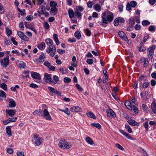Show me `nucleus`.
I'll return each mask as SVG.
<instances>
[{"label": "nucleus", "instance_id": "nucleus-1", "mask_svg": "<svg viewBox=\"0 0 156 156\" xmlns=\"http://www.w3.org/2000/svg\"><path fill=\"white\" fill-rule=\"evenodd\" d=\"M102 19V22H100V25L103 27H106V25H105V24H108V22H111L113 20V15L112 13L108 15L107 16L106 18V13H104L102 14L101 16Z\"/></svg>", "mask_w": 156, "mask_h": 156}, {"label": "nucleus", "instance_id": "nucleus-2", "mask_svg": "<svg viewBox=\"0 0 156 156\" xmlns=\"http://www.w3.org/2000/svg\"><path fill=\"white\" fill-rule=\"evenodd\" d=\"M58 146L59 147L62 149H68L72 147L71 144L69 143H68L67 141L65 139H62L60 140Z\"/></svg>", "mask_w": 156, "mask_h": 156}, {"label": "nucleus", "instance_id": "nucleus-3", "mask_svg": "<svg viewBox=\"0 0 156 156\" xmlns=\"http://www.w3.org/2000/svg\"><path fill=\"white\" fill-rule=\"evenodd\" d=\"M34 138L33 140V144L36 146H38L40 145L42 142L43 141V138L42 137H38V136L35 134L34 136Z\"/></svg>", "mask_w": 156, "mask_h": 156}, {"label": "nucleus", "instance_id": "nucleus-4", "mask_svg": "<svg viewBox=\"0 0 156 156\" xmlns=\"http://www.w3.org/2000/svg\"><path fill=\"white\" fill-rule=\"evenodd\" d=\"M9 56H7L3 59L0 60V62L1 66L4 68H6L9 64Z\"/></svg>", "mask_w": 156, "mask_h": 156}, {"label": "nucleus", "instance_id": "nucleus-5", "mask_svg": "<svg viewBox=\"0 0 156 156\" xmlns=\"http://www.w3.org/2000/svg\"><path fill=\"white\" fill-rule=\"evenodd\" d=\"M155 47H156L155 45H153L151 47L149 48L147 50V54L150 59L151 60L153 57L154 50Z\"/></svg>", "mask_w": 156, "mask_h": 156}, {"label": "nucleus", "instance_id": "nucleus-6", "mask_svg": "<svg viewBox=\"0 0 156 156\" xmlns=\"http://www.w3.org/2000/svg\"><path fill=\"white\" fill-rule=\"evenodd\" d=\"M46 51L48 53H49L50 55L52 56H54L56 52V48L54 46H52V47L49 46L46 49Z\"/></svg>", "mask_w": 156, "mask_h": 156}, {"label": "nucleus", "instance_id": "nucleus-7", "mask_svg": "<svg viewBox=\"0 0 156 156\" xmlns=\"http://www.w3.org/2000/svg\"><path fill=\"white\" fill-rule=\"evenodd\" d=\"M43 113L44 115L43 116L45 119L49 121L51 120V117L49 112L46 109H44V110Z\"/></svg>", "mask_w": 156, "mask_h": 156}, {"label": "nucleus", "instance_id": "nucleus-8", "mask_svg": "<svg viewBox=\"0 0 156 156\" xmlns=\"http://www.w3.org/2000/svg\"><path fill=\"white\" fill-rule=\"evenodd\" d=\"M51 76L52 75L51 74L46 73L44 74V79L46 82L51 84V81H52Z\"/></svg>", "mask_w": 156, "mask_h": 156}, {"label": "nucleus", "instance_id": "nucleus-9", "mask_svg": "<svg viewBox=\"0 0 156 156\" xmlns=\"http://www.w3.org/2000/svg\"><path fill=\"white\" fill-rule=\"evenodd\" d=\"M31 76L32 78L38 80L39 81L41 79V77L39 73L36 72H32L31 73Z\"/></svg>", "mask_w": 156, "mask_h": 156}, {"label": "nucleus", "instance_id": "nucleus-10", "mask_svg": "<svg viewBox=\"0 0 156 156\" xmlns=\"http://www.w3.org/2000/svg\"><path fill=\"white\" fill-rule=\"evenodd\" d=\"M107 113L108 117H114L116 116V114L113 110L111 109H108L107 111Z\"/></svg>", "mask_w": 156, "mask_h": 156}, {"label": "nucleus", "instance_id": "nucleus-11", "mask_svg": "<svg viewBox=\"0 0 156 156\" xmlns=\"http://www.w3.org/2000/svg\"><path fill=\"white\" fill-rule=\"evenodd\" d=\"M119 37L125 41H126L128 40V38L126 36L125 33L122 31H120L118 33Z\"/></svg>", "mask_w": 156, "mask_h": 156}, {"label": "nucleus", "instance_id": "nucleus-12", "mask_svg": "<svg viewBox=\"0 0 156 156\" xmlns=\"http://www.w3.org/2000/svg\"><path fill=\"white\" fill-rule=\"evenodd\" d=\"M71 111L73 112H82V110L81 108L78 106L72 107L70 109Z\"/></svg>", "mask_w": 156, "mask_h": 156}, {"label": "nucleus", "instance_id": "nucleus-13", "mask_svg": "<svg viewBox=\"0 0 156 156\" xmlns=\"http://www.w3.org/2000/svg\"><path fill=\"white\" fill-rule=\"evenodd\" d=\"M46 56L43 53H42L39 56V58L37 59L36 60L39 62H43L44 61V59Z\"/></svg>", "mask_w": 156, "mask_h": 156}, {"label": "nucleus", "instance_id": "nucleus-14", "mask_svg": "<svg viewBox=\"0 0 156 156\" xmlns=\"http://www.w3.org/2000/svg\"><path fill=\"white\" fill-rule=\"evenodd\" d=\"M16 64L20 68L24 69L26 67V64L23 61H18L16 62Z\"/></svg>", "mask_w": 156, "mask_h": 156}, {"label": "nucleus", "instance_id": "nucleus-15", "mask_svg": "<svg viewBox=\"0 0 156 156\" xmlns=\"http://www.w3.org/2000/svg\"><path fill=\"white\" fill-rule=\"evenodd\" d=\"M119 131L120 133H122L124 136H126L128 139L130 140H133V138L130 136V135L126 132H125L124 130L120 129Z\"/></svg>", "mask_w": 156, "mask_h": 156}, {"label": "nucleus", "instance_id": "nucleus-16", "mask_svg": "<svg viewBox=\"0 0 156 156\" xmlns=\"http://www.w3.org/2000/svg\"><path fill=\"white\" fill-rule=\"evenodd\" d=\"M48 89L51 93H55L57 94L58 95L61 94V93L60 92L56 90L55 89L52 87H48Z\"/></svg>", "mask_w": 156, "mask_h": 156}, {"label": "nucleus", "instance_id": "nucleus-17", "mask_svg": "<svg viewBox=\"0 0 156 156\" xmlns=\"http://www.w3.org/2000/svg\"><path fill=\"white\" fill-rule=\"evenodd\" d=\"M127 122L129 124L133 126H138L139 125V124L134 120L130 119L127 121Z\"/></svg>", "mask_w": 156, "mask_h": 156}, {"label": "nucleus", "instance_id": "nucleus-18", "mask_svg": "<svg viewBox=\"0 0 156 156\" xmlns=\"http://www.w3.org/2000/svg\"><path fill=\"white\" fill-rule=\"evenodd\" d=\"M125 106L130 110H132V103L129 101H126L125 103Z\"/></svg>", "mask_w": 156, "mask_h": 156}, {"label": "nucleus", "instance_id": "nucleus-19", "mask_svg": "<svg viewBox=\"0 0 156 156\" xmlns=\"http://www.w3.org/2000/svg\"><path fill=\"white\" fill-rule=\"evenodd\" d=\"M151 109L152 112L154 114H156V103L153 101L151 104Z\"/></svg>", "mask_w": 156, "mask_h": 156}, {"label": "nucleus", "instance_id": "nucleus-20", "mask_svg": "<svg viewBox=\"0 0 156 156\" xmlns=\"http://www.w3.org/2000/svg\"><path fill=\"white\" fill-rule=\"evenodd\" d=\"M45 41L48 45L51 47L53 46L52 45L53 42L52 40L50 38L47 39L45 40Z\"/></svg>", "mask_w": 156, "mask_h": 156}, {"label": "nucleus", "instance_id": "nucleus-21", "mask_svg": "<svg viewBox=\"0 0 156 156\" xmlns=\"http://www.w3.org/2000/svg\"><path fill=\"white\" fill-rule=\"evenodd\" d=\"M54 80L51 81V84H56L57 82L59 81L58 77L56 75H54L53 76Z\"/></svg>", "mask_w": 156, "mask_h": 156}, {"label": "nucleus", "instance_id": "nucleus-22", "mask_svg": "<svg viewBox=\"0 0 156 156\" xmlns=\"http://www.w3.org/2000/svg\"><path fill=\"white\" fill-rule=\"evenodd\" d=\"M6 113H8L9 115L11 117L13 116L15 114V112L12 110H6Z\"/></svg>", "mask_w": 156, "mask_h": 156}, {"label": "nucleus", "instance_id": "nucleus-23", "mask_svg": "<svg viewBox=\"0 0 156 156\" xmlns=\"http://www.w3.org/2000/svg\"><path fill=\"white\" fill-rule=\"evenodd\" d=\"M12 127L11 126H8L6 127V132L7 134L9 136H12L11 131V128Z\"/></svg>", "mask_w": 156, "mask_h": 156}, {"label": "nucleus", "instance_id": "nucleus-24", "mask_svg": "<svg viewBox=\"0 0 156 156\" xmlns=\"http://www.w3.org/2000/svg\"><path fill=\"white\" fill-rule=\"evenodd\" d=\"M67 69L65 68L61 67L59 68L58 71L62 74H66L67 73Z\"/></svg>", "mask_w": 156, "mask_h": 156}, {"label": "nucleus", "instance_id": "nucleus-25", "mask_svg": "<svg viewBox=\"0 0 156 156\" xmlns=\"http://www.w3.org/2000/svg\"><path fill=\"white\" fill-rule=\"evenodd\" d=\"M68 14L70 18H72L74 17L75 13L72 9L68 10Z\"/></svg>", "mask_w": 156, "mask_h": 156}, {"label": "nucleus", "instance_id": "nucleus-26", "mask_svg": "<svg viewBox=\"0 0 156 156\" xmlns=\"http://www.w3.org/2000/svg\"><path fill=\"white\" fill-rule=\"evenodd\" d=\"M86 115L88 117L92 119H95L96 118L95 115L91 112H89L88 113H87Z\"/></svg>", "mask_w": 156, "mask_h": 156}, {"label": "nucleus", "instance_id": "nucleus-27", "mask_svg": "<svg viewBox=\"0 0 156 156\" xmlns=\"http://www.w3.org/2000/svg\"><path fill=\"white\" fill-rule=\"evenodd\" d=\"M74 36L78 40L80 39L81 37V34L78 30L76 31L75 32Z\"/></svg>", "mask_w": 156, "mask_h": 156}, {"label": "nucleus", "instance_id": "nucleus-28", "mask_svg": "<svg viewBox=\"0 0 156 156\" xmlns=\"http://www.w3.org/2000/svg\"><path fill=\"white\" fill-rule=\"evenodd\" d=\"M16 104L15 101L12 99L9 102V106L10 107H14L16 106Z\"/></svg>", "mask_w": 156, "mask_h": 156}, {"label": "nucleus", "instance_id": "nucleus-29", "mask_svg": "<svg viewBox=\"0 0 156 156\" xmlns=\"http://www.w3.org/2000/svg\"><path fill=\"white\" fill-rule=\"evenodd\" d=\"M86 141L89 144L93 145L94 144V142L92 139L89 137H87L86 138Z\"/></svg>", "mask_w": 156, "mask_h": 156}, {"label": "nucleus", "instance_id": "nucleus-30", "mask_svg": "<svg viewBox=\"0 0 156 156\" xmlns=\"http://www.w3.org/2000/svg\"><path fill=\"white\" fill-rule=\"evenodd\" d=\"M149 85V83L147 80L145 79L144 80L143 87L144 88H146Z\"/></svg>", "mask_w": 156, "mask_h": 156}, {"label": "nucleus", "instance_id": "nucleus-31", "mask_svg": "<svg viewBox=\"0 0 156 156\" xmlns=\"http://www.w3.org/2000/svg\"><path fill=\"white\" fill-rule=\"evenodd\" d=\"M34 115H37L40 116L42 115L40 109L37 110L35 111L33 113Z\"/></svg>", "mask_w": 156, "mask_h": 156}, {"label": "nucleus", "instance_id": "nucleus-32", "mask_svg": "<svg viewBox=\"0 0 156 156\" xmlns=\"http://www.w3.org/2000/svg\"><path fill=\"white\" fill-rule=\"evenodd\" d=\"M91 125L92 126L96 127L98 129H100L101 127V125L98 123H91Z\"/></svg>", "mask_w": 156, "mask_h": 156}, {"label": "nucleus", "instance_id": "nucleus-33", "mask_svg": "<svg viewBox=\"0 0 156 156\" xmlns=\"http://www.w3.org/2000/svg\"><path fill=\"white\" fill-rule=\"evenodd\" d=\"M94 9L96 11L99 12L101 10V7L100 5L98 4H96L94 6Z\"/></svg>", "mask_w": 156, "mask_h": 156}, {"label": "nucleus", "instance_id": "nucleus-34", "mask_svg": "<svg viewBox=\"0 0 156 156\" xmlns=\"http://www.w3.org/2000/svg\"><path fill=\"white\" fill-rule=\"evenodd\" d=\"M18 10L20 12V15L21 16H24L26 15V12H25V9H23V10L20 9L19 8H18Z\"/></svg>", "mask_w": 156, "mask_h": 156}, {"label": "nucleus", "instance_id": "nucleus-35", "mask_svg": "<svg viewBox=\"0 0 156 156\" xmlns=\"http://www.w3.org/2000/svg\"><path fill=\"white\" fill-rule=\"evenodd\" d=\"M43 27L46 30H48L50 28L49 25L47 22H45L44 23Z\"/></svg>", "mask_w": 156, "mask_h": 156}, {"label": "nucleus", "instance_id": "nucleus-36", "mask_svg": "<svg viewBox=\"0 0 156 156\" xmlns=\"http://www.w3.org/2000/svg\"><path fill=\"white\" fill-rule=\"evenodd\" d=\"M142 24L143 26H145L149 25L150 24V22L147 20H144L142 21Z\"/></svg>", "mask_w": 156, "mask_h": 156}, {"label": "nucleus", "instance_id": "nucleus-37", "mask_svg": "<svg viewBox=\"0 0 156 156\" xmlns=\"http://www.w3.org/2000/svg\"><path fill=\"white\" fill-rule=\"evenodd\" d=\"M125 127L129 133H132V129L130 126L128 125H125Z\"/></svg>", "mask_w": 156, "mask_h": 156}, {"label": "nucleus", "instance_id": "nucleus-38", "mask_svg": "<svg viewBox=\"0 0 156 156\" xmlns=\"http://www.w3.org/2000/svg\"><path fill=\"white\" fill-rule=\"evenodd\" d=\"M45 44L44 42H42L37 46V48L40 50H42L43 47H45Z\"/></svg>", "mask_w": 156, "mask_h": 156}, {"label": "nucleus", "instance_id": "nucleus-39", "mask_svg": "<svg viewBox=\"0 0 156 156\" xmlns=\"http://www.w3.org/2000/svg\"><path fill=\"white\" fill-rule=\"evenodd\" d=\"M58 9L56 7H51V11L52 13H54V14L55 15L57 13Z\"/></svg>", "mask_w": 156, "mask_h": 156}, {"label": "nucleus", "instance_id": "nucleus-40", "mask_svg": "<svg viewBox=\"0 0 156 156\" xmlns=\"http://www.w3.org/2000/svg\"><path fill=\"white\" fill-rule=\"evenodd\" d=\"M143 125L144 126L146 131L147 132L148 131V124L147 122H146L145 123H143Z\"/></svg>", "mask_w": 156, "mask_h": 156}, {"label": "nucleus", "instance_id": "nucleus-41", "mask_svg": "<svg viewBox=\"0 0 156 156\" xmlns=\"http://www.w3.org/2000/svg\"><path fill=\"white\" fill-rule=\"evenodd\" d=\"M75 15L77 18H81L82 17L81 13L77 11H76L75 12Z\"/></svg>", "mask_w": 156, "mask_h": 156}, {"label": "nucleus", "instance_id": "nucleus-42", "mask_svg": "<svg viewBox=\"0 0 156 156\" xmlns=\"http://www.w3.org/2000/svg\"><path fill=\"white\" fill-rule=\"evenodd\" d=\"M6 32L8 36L9 37L12 34L11 30L8 28H6Z\"/></svg>", "mask_w": 156, "mask_h": 156}, {"label": "nucleus", "instance_id": "nucleus-43", "mask_svg": "<svg viewBox=\"0 0 156 156\" xmlns=\"http://www.w3.org/2000/svg\"><path fill=\"white\" fill-rule=\"evenodd\" d=\"M60 111L65 112L66 114H67L68 115H69L70 114V111L67 108H66L65 110H60Z\"/></svg>", "mask_w": 156, "mask_h": 156}, {"label": "nucleus", "instance_id": "nucleus-44", "mask_svg": "<svg viewBox=\"0 0 156 156\" xmlns=\"http://www.w3.org/2000/svg\"><path fill=\"white\" fill-rule=\"evenodd\" d=\"M143 44H140V46L139 48V51L140 52L146 50V48L143 45Z\"/></svg>", "mask_w": 156, "mask_h": 156}, {"label": "nucleus", "instance_id": "nucleus-45", "mask_svg": "<svg viewBox=\"0 0 156 156\" xmlns=\"http://www.w3.org/2000/svg\"><path fill=\"white\" fill-rule=\"evenodd\" d=\"M64 82L66 83H68L71 81V79L69 77H65L63 80Z\"/></svg>", "mask_w": 156, "mask_h": 156}, {"label": "nucleus", "instance_id": "nucleus-46", "mask_svg": "<svg viewBox=\"0 0 156 156\" xmlns=\"http://www.w3.org/2000/svg\"><path fill=\"white\" fill-rule=\"evenodd\" d=\"M50 6L53 7H56V5H57V4L55 2L53 1H51L50 3Z\"/></svg>", "mask_w": 156, "mask_h": 156}, {"label": "nucleus", "instance_id": "nucleus-47", "mask_svg": "<svg viewBox=\"0 0 156 156\" xmlns=\"http://www.w3.org/2000/svg\"><path fill=\"white\" fill-rule=\"evenodd\" d=\"M76 11H78L82 12L83 11V8L81 6H77L76 7Z\"/></svg>", "mask_w": 156, "mask_h": 156}, {"label": "nucleus", "instance_id": "nucleus-48", "mask_svg": "<svg viewBox=\"0 0 156 156\" xmlns=\"http://www.w3.org/2000/svg\"><path fill=\"white\" fill-rule=\"evenodd\" d=\"M0 97H3L4 98L6 97V94L5 92L2 90H0Z\"/></svg>", "mask_w": 156, "mask_h": 156}, {"label": "nucleus", "instance_id": "nucleus-49", "mask_svg": "<svg viewBox=\"0 0 156 156\" xmlns=\"http://www.w3.org/2000/svg\"><path fill=\"white\" fill-rule=\"evenodd\" d=\"M148 30L150 31H155V27L154 26H150L148 28Z\"/></svg>", "mask_w": 156, "mask_h": 156}, {"label": "nucleus", "instance_id": "nucleus-50", "mask_svg": "<svg viewBox=\"0 0 156 156\" xmlns=\"http://www.w3.org/2000/svg\"><path fill=\"white\" fill-rule=\"evenodd\" d=\"M132 107L133 108V110L134 111V112L135 113H137L139 111L138 108L137 107H135V105H132Z\"/></svg>", "mask_w": 156, "mask_h": 156}, {"label": "nucleus", "instance_id": "nucleus-51", "mask_svg": "<svg viewBox=\"0 0 156 156\" xmlns=\"http://www.w3.org/2000/svg\"><path fill=\"white\" fill-rule=\"evenodd\" d=\"M1 87L3 89L5 90H6L7 89V86L6 84L4 83H3L1 85Z\"/></svg>", "mask_w": 156, "mask_h": 156}, {"label": "nucleus", "instance_id": "nucleus-52", "mask_svg": "<svg viewBox=\"0 0 156 156\" xmlns=\"http://www.w3.org/2000/svg\"><path fill=\"white\" fill-rule=\"evenodd\" d=\"M5 12V10L2 4L0 3V13L3 14Z\"/></svg>", "mask_w": 156, "mask_h": 156}, {"label": "nucleus", "instance_id": "nucleus-53", "mask_svg": "<svg viewBox=\"0 0 156 156\" xmlns=\"http://www.w3.org/2000/svg\"><path fill=\"white\" fill-rule=\"evenodd\" d=\"M130 4L132 7H135L137 5V3L135 1H132L130 2Z\"/></svg>", "mask_w": 156, "mask_h": 156}, {"label": "nucleus", "instance_id": "nucleus-54", "mask_svg": "<svg viewBox=\"0 0 156 156\" xmlns=\"http://www.w3.org/2000/svg\"><path fill=\"white\" fill-rule=\"evenodd\" d=\"M131 6L129 2H128L126 5V9L127 11H129L131 9Z\"/></svg>", "mask_w": 156, "mask_h": 156}, {"label": "nucleus", "instance_id": "nucleus-55", "mask_svg": "<svg viewBox=\"0 0 156 156\" xmlns=\"http://www.w3.org/2000/svg\"><path fill=\"white\" fill-rule=\"evenodd\" d=\"M142 107L143 108V110L146 112L147 113L148 111V108L147 106L146 105L143 104L142 105Z\"/></svg>", "mask_w": 156, "mask_h": 156}, {"label": "nucleus", "instance_id": "nucleus-56", "mask_svg": "<svg viewBox=\"0 0 156 156\" xmlns=\"http://www.w3.org/2000/svg\"><path fill=\"white\" fill-rule=\"evenodd\" d=\"M129 23L131 25H133L135 24L134 20L133 18L129 19Z\"/></svg>", "mask_w": 156, "mask_h": 156}, {"label": "nucleus", "instance_id": "nucleus-57", "mask_svg": "<svg viewBox=\"0 0 156 156\" xmlns=\"http://www.w3.org/2000/svg\"><path fill=\"white\" fill-rule=\"evenodd\" d=\"M20 38L23 41H28V37L24 34Z\"/></svg>", "mask_w": 156, "mask_h": 156}, {"label": "nucleus", "instance_id": "nucleus-58", "mask_svg": "<svg viewBox=\"0 0 156 156\" xmlns=\"http://www.w3.org/2000/svg\"><path fill=\"white\" fill-rule=\"evenodd\" d=\"M57 51L58 53L61 55L63 54L65 52V50L60 49H58Z\"/></svg>", "mask_w": 156, "mask_h": 156}, {"label": "nucleus", "instance_id": "nucleus-59", "mask_svg": "<svg viewBox=\"0 0 156 156\" xmlns=\"http://www.w3.org/2000/svg\"><path fill=\"white\" fill-rule=\"evenodd\" d=\"M86 62L89 64H91L93 63L94 61L92 59H88L87 60Z\"/></svg>", "mask_w": 156, "mask_h": 156}, {"label": "nucleus", "instance_id": "nucleus-60", "mask_svg": "<svg viewBox=\"0 0 156 156\" xmlns=\"http://www.w3.org/2000/svg\"><path fill=\"white\" fill-rule=\"evenodd\" d=\"M123 6L122 4H119L118 5V8L119 11L120 12H122L123 11Z\"/></svg>", "mask_w": 156, "mask_h": 156}, {"label": "nucleus", "instance_id": "nucleus-61", "mask_svg": "<svg viewBox=\"0 0 156 156\" xmlns=\"http://www.w3.org/2000/svg\"><path fill=\"white\" fill-rule=\"evenodd\" d=\"M10 122H15L17 120V118L16 117V118H10L9 119H8Z\"/></svg>", "mask_w": 156, "mask_h": 156}, {"label": "nucleus", "instance_id": "nucleus-62", "mask_svg": "<svg viewBox=\"0 0 156 156\" xmlns=\"http://www.w3.org/2000/svg\"><path fill=\"white\" fill-rule=\"evenodd\" d=\"M119 22L117 18L115 19L114 21V24L115 26H118L119 25Z\"/></svg>", "mask_w": 156, "mask_h": 156}, {"label": "nucleus", "instance_id": "nucleus-63", "mask_svg": "<svg viewBox=\"0 0 156 156\" xmlns=\"http://www.w3.org/2000/svg\"><path fill=\"white\" fill-rule=\"evenodd\" d=\"M76 87L77 88V89H78L80 91H81L83 90V89L79 84H76Z\"/></svg>", "mask_w": 156, "mask_h": 156}, {"label": "nucleus", "instance_id": "nucleus-64", "mask_svg": "<svg viewBox=\"0 0 156 156\" xmlns=\"http://www.w3.org/2000/svg\"><path fill=\"white\" fill-rule=\"evenodd\" d=\"M17 154L18 156H24V153L23 151H18Z\"/></svg>", "mask_w": 156, "mask_h": 156}]
</instances>
